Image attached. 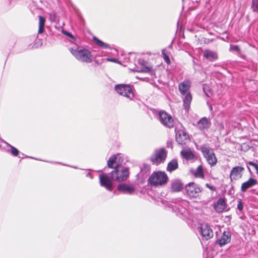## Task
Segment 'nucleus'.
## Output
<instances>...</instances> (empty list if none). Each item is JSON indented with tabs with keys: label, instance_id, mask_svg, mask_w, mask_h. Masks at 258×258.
<instances>
[{
	"label": "nucleus",
	"instance_id": "nucleus-43",
	"mask_svg": "<svg viewBox=\"0 0 258 258\" xmlns=\"http://www.w3.org/2000/svg\"><path fill=\"white\" fill-rule=\"evenodd\" d=\"M183 203H185V202H184V201H181L180 202V203H181V204H183Z\"/></svg>",
	"mask_w": 258,
	"mask_h": 258
},
{
	"label": "nucleus",
	"instance_id": "nucleus-9",
	"mask_svg": "<svg viewBox=\"0 0 258 258\" xmlns=\"http://www.w3.org/2000/svg\"><path fill=\"white\" fill-rule=\"evenodd\" d=\"M185 191L189 198H196L201 191V188L194 182H189L185 186Z\"/></svg>",
	"mask_w": 258,
	"mask_h": 258
},
{
	"label": "nucleus",
	"instance_id": "nucleus-39",
	"mask_svg": "<svg viewBox=\"0 0 258 258\" xmlns=\"http://www.w3.org/2000/svg\"><path fill=\"white\" fill-rule=\"evenodd\" d=\"M253 167L255 168L256 172H258V165L257 164H255Z\"/></svg>",
	"mask_w": 258,
	"mask_h": 258
},
{
	"label": "nucleus",
	"instance_id": "nucleus-38",
	"mask_svg": "<svg viewBox=\"0 0 258 258\" xmlns=\"http://www.w3.org/2000/svg\"><path fill=\"white\" fill-rule=\"evenodd\" d=\"M177 205H178V207H177V210L180 212H182V207L181 206H180L179 204H177Z\"/></svg>",
	"mask_w": 258,
	"mask_h": 258
},
{
	"label": "nucleus",
	"instance_id": "nucleus-10",
	"mask_svg": "<svg viewBox=\"0 0 258 258\" xmlns=\"http://www.w3.org/2000/svg\"><path fill=\"white\" fill-rule=\"evenodd\" d=\"M158 119L165 126L171 128L174 126V121L171 116L164 111H160L158 113Z\"/></svg>",
	"mask_w": 258,
	"mask_h": 258
},
{
	"label": "nucleus",
	"instance_id": "nucleus-44",
	"mask_svg": "<svg viewBox=\"0 0 258 258\" xmlns=\"http://www.w3.org/2000/svg\"><path fill=\"white\" fill-rule=\"evenodd\" d=\"M19 158H21L23 159V158H24V156H23V157H20V156H19Z\"/></svg>",
	"mask_w": 258,
	"mask_h": 258
},
{
	"label": "nucleus",
	"instance_id": "nucleus-33",
	"mask_svg": "<svg viewBox=\"0 0 258 258\" xmlns=\"http://www.w3.org/2000/svg\"><path fill=\"white\" fill-rule=\"evenodd\" d=\"M237 208L240 211L243 210V205L241 200H238Z\"/></svg>",
	"mask_w": 258,
	"mask_h": 258
},
{
	"label": "nucleus",
	"instance_id": "nucleus-5",
	"mask_svg": "<svg viewBox=\"0 0 258 258\" xmlns=\"http://www.w3.org/2000/svg\"><path fill=\"white\" fill-rule=\"evenodd\" d=\"M167 152L164 148L156 149L150 160L153 164L158 165L164 162L167 157Z\"/></svg>",
	"mask_w": 258,
	"mask_h": 258
},
{
	"label": "nucleus",
	"instance_id": "nucleus-6",
	"mask_svg": "<svg viewBox=\"0 0 258 258\" xmlns=\"http://www.w3.org/2000/svg\"><path fill=\"white\" fill-rule=\"evenodd\" d=\"M133 86L127 84H118L115 86L116 92L120 95L123 96L130 100L134 97Z\"/></svg>",
	"mask_w": 258,
	"mask_h": 258
},
{
	"label": "nucleus",
	"instance_id": "nucleus-8",
	"mask_svg": "<svg viewBox=\"0 0 258 258\" xmlns=\"http://www.w3.org/2000/svg\"><path fill=\"white\" fill-rule=\"evenodd\" d=\"M175 140L178 144L183 146L189 141V137L184 129L175 127Z\"/></svg>",
	"mask_w": 258,
	"mask_h": 258
},
{
	"label": "nucleus",
	"instance_id": "nucleus-18",
	"mask_svg": "<svg viewBox=\"0 0 258 258\" xmlns=\"http://www.w3.org/2000/svg\"><path fill=\"white\" fill-rule=\"evenodd\" d=\"M180 155L182 158L185 159L187 161L192 160L195 158L194 151L191 150L189 147L184 148L180 152Z\"/></svg>",
	"mask_w": 258,
	"mask_h": 258
},
{
	"label": "nucleus",
	"instance_id": "nucleus-40",
	"mask_svg": "<svg viewBox=\"0 0 258 258\" xmlns=\"http://www.w3.org/2000/svg\"><path fill=\"white\" fill-rule=\"evenodd\" d=\"M203 90H204V91L205 92L206 95L207 96L210 97V95H209L208 93H206V91H205V90H206V87H205V85H204V87H203Z\"/></svg>",
	"mask_w": 258,
	"mask_h": 258
},
{
	"label": "nucleus",
	"instance_id": "nucleus-13",
	"mask_svg": "<svg viewBox=\"0 0 258 258\" xmlns=\"http://www.w3.org/2000/svg\"><path fill=\"white\" fill-rule=\"evenodd\" d=\"M117 189L124 194L132 195L135 191V187L133 185L126 183H120L117 187Z\"/></svg>",
	"mask_w": 258,
	"mask_h": 258
},
{
	"label": "nucleus",
	"instance_id": "nucleus-24",
	"mask_svg": "<svg viewBox=\"0 0 258 258\" xmlns=\"http://www.w3.org/2000/svg\"><path fill=\"white\" fill-rule=\"evenodd\" d=\"M194 176L196 177H198L202 179L205 178V174L204 173L203 167L201 165H199L196 169L194 173Z\"/></svg>",
	"mask_w": 258,
	"mask_h": 258
},
{
	"label": "nucleus",
	"instance_id": "nucleus-14",
	"mask_svg": "<svg viewBox=\"0 0 258 258\" xmlns=\"http://www.w3.org/2000/svg\"><path fill=\"white\" fill-rule=\"evenodd\" d=\"M136 71L138 72H149L152 70V67L147 66V62L143 59H139L138 64L136 65Z\"/></svg>",
	"mask_w": 258,
	"mask_h": 258
},
{
	"label": "nucleus",
	"instance_id": "nucleus-29",
	"mask_svg": "<svg viewBox=\"0 0 258 258\" xmlns=\"http://www.w3.org/2000/svg\"><path fill=\"white\" fill-rule=\"evenodd\" d=\"M49 20L51 22H55L58 21V18L56 14L54 13H51L49 14Z\"/></svg>",
	"mask_w": 258,
	"mask_h": 258
},
{
	"label": "nucleus",
	"instance_id": "nucleus-17",
	"mask_svg": "<svg viewBox=\"0 0 258 258\" xmlns=\"http://www.w3.org/2000/svg\"><path fill=\"white\" fill-rule=\"evenodd\" d=\"M244 169L243 167L238 166L232 168L230 173L231 180H237L241 178L242 176V172Z\"/></svg>",
	"mask_w": 258,
	"mask_h": 258
},
{
	"label": "nucleus",
	"instance_id": "nucleus-35",
	"mask_svg": "<svg viewBox=\"0 0 258 258\" xmlns=\"http://www.w3.org/2000/svg\"><path fill=\"white\" fill-rule=\"evenodd\" d=\"M206 186L208 188H209L210 189H211V190H213V191H215V190H216V187H215V186H213V185H210V184H209V183H207V184H206Z\"/></svg>",
	"mask_w": 258,
	"mask_h": 258
},
{
	"label": "nucleus",
	"instance_id": "nucleus-34",
	"mask_svg": "<svg viewBox=\"0 0 258 258\" xmlns=\"http://www.w3.org/2000/svg\"><path fill=\"white\" fill-rule=\"evenodd\" d=\"M166 146L167 148L172 149V148H173V140L172 139L169 140L167 141Z\"/></svg>",
	"mask_w": 258,
	"mask_h": 258
},
{
	"label": "nucleus",
	"instance_id": "nucleus-23",
	"mask_svg": "<svg viewBox=\"0 0 258 258\" xmlns=\"http://www.w3.org/2000/svg\"><path fill=\"white\" fill-rule=\"evenodd\" d=\"M120 158V155L119 154L112 155L107 161V166L109 168H113V164L116 162V160L118 159V161L119 162Z\"/></svg>",
	"mask_w": 258,
	"mask_h": 258
},
{
	"label": "nucleus",
	"instance_id": "nucleus-21",
	"mask_svg": "<svg viewBox=\"0 0 258 258\" xmlns=\"http://www.w3.org/2000/svg\"><path fill=\"white\" fill-rule=\"evenodd\" d=\"M257 181L256 179L252 178H250L247 181L242 183L241 186V191L242 192H245L248 188L255 185Z\"/></svg>",
	"mask_w": 258,
	"mask_h": 258
},
{
	"label": "nucleus",
	"instance_id": "nucleus-22",
	"mask_svg": "<svg viewBox=\"0 0 258 258\" xmlns=\"http://www.w3.org/2000/svg\"><path fill=\"white\" fill-rule=\"evenodd\" d=\"M178 167V164L177 159H173L167 164L166 170L167 171L172 172L177 169Z\"/></svg>",
	"mask_w": 258,
	"mask_h": 258
},
{
	"label": "nucleus",
	"instance_id": "nucleus-31",
	"mask_svg": "<svg viewBox=\"0 0 258 258\" xmlns=\"http://www.w3.org/2000/svg\"><path fill=\"white\" fill-rule=\"evenodd\" d=\"M62 33L63 34H64L65 35H66L68 37H69L70 38H71V39L72 40V42L76 41V37L73 35H72V33H71L70 32H68L67 31H66L64 30H62Z\"/></svg>",
	"mask_w": 258,
	"mask_h": 258
},
{
	"label": "nucleus",
	"instance_id": "nucleus-15",
	"mask_svg": "<svg viewBox=\"0 0 258 258\" xmlns=\"http://www.w3.org/2000/svg\"><path fill=\"white\" fill-rule=\"evenodd\" d=\"M203 57L210 61H214L218 59V54L217 51L207 49L203 51Z\"/></svg>",
	"mask_w": 258,
	"mask_h": 258
},
{
	"label": "nucleus",
	"instance_id": "nucleus-25",
	"mask_svg": "<svg viewBox=\"0 0 258 258\" xmlns=\"http://www.w3.org/2000/svg\"><path fill=\"white\" fill-rule=\"evenodd\" d=\"M2 142L4 144H5L7 147L10 148V152L13 156H17L18 155L19 151L17 148L9 145L8 143H7L6 142L4 141H3Z\"/></svg>",
	"mask_w": 258,
	"mask_h": 258
},
{
	"label": "nucleus",
	"instance_id": "nucleus-20",
	"mask_svg": "<svg viewBox=\"0 0 258 258\" xmlns=\"http://www.w3.org/2000/svg\"><path fill=\"white\" fill-rule=\"evenodd\" d=\"M183 188V184L178 179H175L171 181L170 190L172 192H179Z\"/></svg>",
	"mask_w": 258,
	"mask_h": 258
},
{
	"label": "nucleus",
	"instance_id": "nucleus-1",
	"mask_svg": "<svg viewBox=\"0 0 258 258\" xmlns=\"http://www.w3.org/2000/svg\"><path fill=\"white\" fill-rule=\"evenodd\" d=\"M119 164V163H117L114 169L109 174L103 173L99 175L100 185L108 190H112L113 181H122L126 180L128 177L129 169L125 167L119 172L118 169Z\"/></svg>",
	"mask_w": 258,
	"mask_h": 258
},
{
	"label": "nucleus",
	"instance_id": "nucleus-2",
	"mask_svg": "<svg viewBox=\"0 0 258 258\" xmlns=\"http://www.w3.org/2000/svg\"><path fill=\"white\" fill-rule=\"evenodd\" d=\"M191 85V82L189 79H185L183 82L179 83L178 88L181 95H184L182 99L183 106L186 112H188L191 102L192 101V95L189 91Z\"/></svg>",
	"mask_w": 258,
	"mask_h": 258
},
{
	"label": "nucleus",
	"instance_id": "nucleus-16",
	"mask_svg": "<svg viewBox=\"0 0 258 258\" xmlns=\"http://www.w3.org/2000/svg\"><path fill=\"white\" fill-rule=\"evenodd\" d=\"M227 207L226 199L224 198H220L214 204L215 211L220 213H222Z\"/></svg>",
	"mask_w": 258,
	"mask_h": 258
},
{
	"label": "nucleus",
	"instance_id": "nucleus-26",
	"mask_svg": "<svg viewBox=\"0 0 258 258\" xmlns=\"http://www.w3.org/2000/svg\"><path fill=\"white\" fill-rule=\"evenodd\" d=\"M93 40L98 46L101 48H107L109 47L107 44L104 43L103 41H101L95 37L93 38Z\"/></svg>",
	"mask_w": 258,
	"mask_h": 258
},
{
	"label": "nucleus",
	"instance_id": "nucleus-37",
	"mask_svg": "<svg viewBox=\"0 0 258 258\" xmlns=\"http://www.w3.org/2000/svg\"><path fill=\"white\" fill-rule=\"evenodd\" d=\"M107 60H109V61H112V62H116V63H118L119 62L118 59H116V58H107Z\"/></svg>",
	"mask_w": 258,
	"mask_h": 258
},
{
	"label": "nucleus",
	"instance_id": "nucleus-36",
	"mask_svg": "<svg viewBox=\"0 0 258 258\" xmlns=\"http://www.w3.org/2000/svg\"><path fill=\"white\" fill-rule=\"evenodd\" d=\"M44 31V26H39L38 33L41 34Z\"/></svg>",
	"mask_w": 258,
	"mask_h": 258
},
{
	"label": "nucleus",
	"instance_id": "nucleus-42",
	"mask_svg": "<svg viewBox=\"0 0 258 258\" xmlns=\"http://www.w3.org/2000/svg\"><path fill=\"white\" fill-rule=\"evenodd\" d=\"M209 108H210V109L211 110H212V106L211 105H209Z\"/></svg>",
	"mask_w": 258,
	"mask_h": 258
},
{
	"label": "nucleus",
	"instance_id": "nucleus-4",
	"mask_svg": "<svg viewBox=\"0 0 258 258\" xmlns=\"http://www.w3.org/2000/svg\"><path fill=\"white\" fill-rule=\"evenodd\" d=\"M168 180L167 174L164 171L154 172L148 178V182L152 185L159 186L166 183Z\"/></svg>",
	"mask_w": 258,
	"mask_h": 258
},
{
	"label": "nucleus",
	"instance_id": "nucleus-28",
	"mask_svg": "<svg viewBox=\"0 0 258 258\" xmlns=\"http://www.w3.org/2000/svg\"><path fill=\"white\" fill-rule=\"evenodd\" d=\"M251 9L252 12L258 13V0H252Z\"/></svg>",
	"mask_w": 258,
	"mask_h": 258
},
{
	"label": "nucleus",
	"instance_id": "nucleus-7",
	"mask_svg": "<svg viewBox=\"0 0 258 258\" xmlns=\"http://www.w3.org/2000/svg\"><path fill=\"white\" fill-rule=\"evenodd\" d=\"M201 150L209 165L212 166L216 164L217 159L212 148L208 146H203L201 147Z\"/></svg>",
	"mask_w": 258,
	"mask_h": 258
},
{
	"label": "nucleus",
	"instance_id": "nucleus-11",
	"mask_svg": "<svg viewBox=\"0 0 258 258\" xmlns=\"http://www.w3.org/2000/svg\"><path fill=\"white\" fill-rule=\"evenodd\" d=\"M200 233L206 240L211 238L213 236V230L210 226L206 223L201 224Z\"/></svg>",
	"mask_w": 258,
	"mask_h": 258
},
{
	"label": "nucleus",
	"instance_id": "nucleus-32",
	"mask_svg": "<svg viewBox=\"0 0 258 258\" xmlns=\"http://www.w3.org/2000/svg\"><path fill=\"white\" fill-rule=\"evenodd\" d=\"M45 18L41 16H39V26H44Z\"/></svg>",
	"mask_w": 258,
	"mask_h": 258
},
{
	"label": "nucleus",
	"instance_id": "nucleus-27",
	"mask_svg": "<svg viewBox=\"0 0 258 258\" xmlns=\"http://www.w3.org/2000/svg\"><path fill=\"white\" fill-rule=\"evenodd\" d=\"M162 56L165 62L167 63V64H169L171 62L170 58L168 56V53L166 52V49H164L162 50Z\"/></svg>",
	"mask_w": 258,
	"mask_h": 258
},
{
	"label": "nucleus",
	"instance_id": "nucleus-3",
	"mask_svg": "<svg viewBox=\"0 0 258 258\" xmlns=\"http://www.w3.org/2000/svg\"><path fill=\"white\" fill-rule=\"evenodd\" d=\"M72 54L79 61L90 63L92 61L93 57L91 52L88 49L83 48L81 49L70 48Z\"/></svg>",
	"mask_w": 258,
	"mask_h": 258
},
{
	"label": "nucleus",
	"instance_id": "nucleus-19",
	"mask_svg": "<svg viewBox=\"0 0 258 258\" xmlns=\"http://www.w3.org/2000/svg\"><path fill=\"white\" fill-rule=\"evenodd\" d=\"M211 125L210 120L206 117L201 118L197 123V127L201 131L208 129Z\"/></svg>",
	"mask_w": 258,
	"mask_h": 258
},
{
	"label": "nucleus",
	"instance_id": "nucleus-30",
	"mask_svg": "<svg viewBox=\"0 0 258 258\" xmlns=\"http://www.w3.org/2000/svg\"><path fill=\"white\" fill-rule=\"evenodd\" d=\"M229 51L240 52V49L239 47L237 45L230 44L229 47Z\"/></svg>",
	"mask_w": 258,
	"mask_h": 258
},
{
	"label": "nucleus",
	"instance_id": "nucleus-12",
	"mask_svg": "<svg viewBox=\"0 0 258 258\" xmlns=\"http://www.w3.org/2000/svg\"><path fill=\"white\" fill-rule=\"evenodd\" d=\"M231 234L229 231H224L221 236L218 238L216 243L220 246H223L230 242Z\"/></svg>",
	"mask_w": 258,
	"mask_h": 258
},
{
	"label": "nucleus",
	"instance_id": "nucleus-41",
	"mask_svg": "<svg viewBox=\"0 0 258 258\" xmlns=\"http://www.w3.org/2000/svg\"><path fill=\"white\" fill-rule=\"evenodd\" d=\"M256 163L253 162H251V161H249L248 162V164L252 166H253L254 165V164H255Z\"/></svg>",
	"mask_w": 258,
	"mask_h": 258
}]
</instances>
